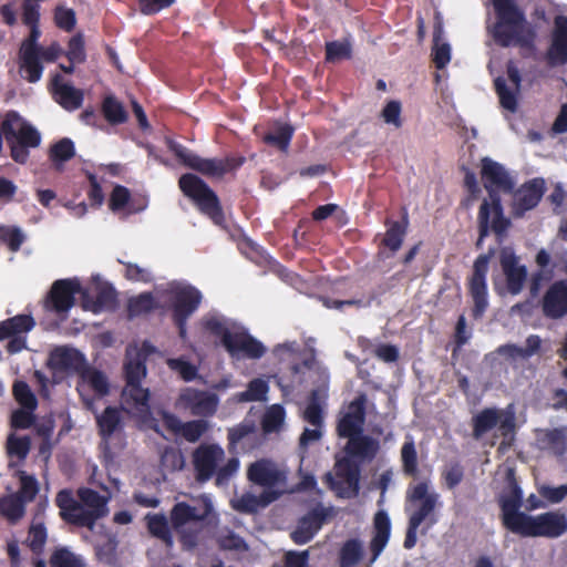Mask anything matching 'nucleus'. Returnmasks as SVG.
<instances>
[{
    "instance_id": "nucleus-1",
    "label": "nucleus",
    "mask_w": 567,
    "mask_h": 567,
    "mask_svg": "<svg viewBox=\"0 0 567 567\" xmlns=\"http://www.w3.org/2000/svg\"><path fill=\"white\" fill-rule=\"evenodd\" d=\"M200 292L188 285L171 282L164 287H157L154 293H142L128 301L131 317L141 316L161 303L171 302L174 308V320L179 329L182 339L186 336L185 322L200 303Z\"/></svg>"
},
{
    "instance_id": "nucleus-2",
    "label": "nucleus",
    "mask_w": 567,
    "mask_h": 567,
    "mask_svg": "<svg viewBox=\"0 0 567 567\" xmlns=\"http://www.w3.org/2000/svg\"><path fill=\"white\" fill-rule=\"evenodd\" d=\"M152 351L153 348L148 343H143L142 349L135 346L127 348L124 365L126 385L122 392V408L144 425L158 432L157 422L151 415L150 391L140 384L146 375L145 354Z\"/></svg>"
},
{
    "instance_id": "nucleus-3",
    "label": "nucleus",
    "mask_w": 567,
    "mask_h": 567,
    "mask_svg": "<svg viewBox=\"0 0 567 567\" xmlns=\"http://www.w3.org/2000/svg\"><path fill=\"white\" fill-rule=\"evenodd\" d=\"M481 175L484 187L489 194V200L483 202L478 215L481 237H483L488 229L501 234L507 228L508 220L503 216L497 194L511 193L516 182L503 165L488 157L482 159ZM481 240L482 238L478 243Z\"/></svg>"
},
{
    "instance_id": "nucleus-4",
    "label": "nucleus",
    "mask_w": 567,
    "mask_h": 567,
    "mask_svg": "<svg viewBox=\"0 0 567 567\" xmlns=\"http://www.w3.org/2000/svg\"><path fill=\"white\" fill-rule=\"evenodd\" d=\"M104 494L100 495L91 488H80L79 499H74L71 492L61 491L56 496V505L62 517L71 523L93 528L96 519L109 512L107 502L111 498L109 487L102 486Z\"/></svg>"
},
{
    "instance_id": "nucleus-5",
    "label": "nucleus",
    "mask_w": 567,
    "mask_h": 567,
    "mask_svg": "<svg viewBox=\"0 0 567 567\" xmlns=\"http://www.w3.org/2000/svg\"><path fill=\"white\" fill-rule=\"evenodd\" d=\"M497 21L491 32L501 45H517L525 50L533 48L535 31L524 18L514 0H493Z\"/></svg>"
},
{
    "instance_id": "nucleus-6",
    "label": "nucleus",
    "mask_w": 567,
    "mask_h": 567,
    "mask_svg": "<svg viewBox=\"0 0 567 567\" xmlns=\"http://www.w3.org/2000/svg\"><path fill=\"white\" fill-rule=\"evenodd\" d=\"M204 326L207 331L220 339L231 357L258 359L265 353L266 349L258 340L249 336L241 326L223 316H207Z\"/></svg>"
},
{
    "instance_id": "nucleus-7",
    "label": "nucleus",
    "mask_w": 567,
    "mask_h": 567,
    "mask_svg": "<svg viewBox=\"0 0 567 567\" xmlns=\"http://www.w3.org/2000/svg\"><path fill=\"white\" fill-rule=\"evenodd\" d=\"M213 503L206 495L175 504L171 512V520L185 549L192 550L198 545L203 522L213 514Z\"/></svg>"
},
{
    "instance_id": "nucleus-8",
    "label": "nucleus",
    "mask_w": 567,
    "mask_h": 567,
    "mask_svg": "<svg viewBox=\"0 0 567 567\" xmlns=\"http://www.w3.org/2000/svg\"><path fill=\"white\" fill-rule=\"evenodd\" d=\"M440 494L426 482L410 485L406 491V511L413 525L425 524L427 530L437 522L435 508L441 505Z\"/></svg>"
},
{
    "instance_id": "nucleus-9",
    "label": "nucleus",
    "mask_w": 567,
    "mask_h": 567,
    "mask_svg": "<svg viewBox=\"0 0 567 567\" xmlns=\"http://www.w3.org/2000/svg\"><path fill=\"white\" fill-rule=\"evenodd\" d=\"M194 464L200 481H207L216 474L218 485L233 475L239 466L237 458L226 460L224 450L216 444L200 445L194 453Z\"/></svg>"
},
{
    "instance_id": "nucleus-10",
    "label": "nucleus",
    "mask_w": 567,
    "mask_h": 567,
    "mask_svg": "<svg viewBox=\"0 0 567 567\" xmlns=\"http://www.w3.org/2000/svg\"><path fill=\"white\" fill-rule=\"evenodd\" d=\"M1 132L11 144L13 159L19 163L27 161V147H35L40 143L39 132L16 112L6 115L1 122Z\"/></svg>"
},
{
    "instance_id": "nucleus-11",
    "label": "nucleus",
    "mask_w": 567,
    "mask_h": 567,
    "mask_svg": "<svg viewBox=\"0 0 567 567\" xmlns=\"http://www.w3.org/2000/svg\"><path fill=\"white\" fill-rule=\"evenodd\" d=\"M497 427L501 435L504 436L499 449L509 446L515 430V411L512 405L506 409H485L474 419V436L480 439L483 434Z\"/></svg>"
},
{
    "instance_id": "nucleus-12",
    "label": "nucleus",
    "mask_w": 567,
    "mask_h": 567,
    "mask_svg": "<svg viewBox=\"0 0 567 567\" xmlns=\"http://www.w3.org/2000/svg\"><path fill=\"white\" fill-rule=\"evenodd\" d=\"M514 533L525 537L556 538L567 530V517L559 511L526 515Z\"/></svg>"
},
{
    "instance_id": "nucleus-13",
    "label": "nucleus",
    "mask_w": 567,
    "mask_h": 567,
    "mask_svg": "<svg viewBox=\"0 0 567 567\" xmlns=\"http://www.w3.org/2000/svg\"><path fill=\"white\" fill-rule=\"evenodd\" d=\"M179 187L216 225L223 223V214L218 198L205 182L196 175L185 174L179 178Z\"/></svg>"
},
{
    "instance_id": "nucleus-14",
    "label": "nucleus",
    "mask_w": 567,
    "mask_h": 567,
    "mask_svg": "<svg viewBox=\"0 0 567 567\" xmlns=\"http://www.w3.org/2000/svg\"><path fill=\"white\" fill-rule=\"evenodd\" d=\"M168 148L188 167L210 177H221L226 172L238 167L243 159L202 158L189 152L183 145L168 141Z\"/></svg>"
},
{
    "instance_id": "nucleus-15",
    "label": "nucleus",
    "mask_w": 567,
    "mask_h": 567,
    "mask_svg": "<svg viewBox=\"0 0 567 567\" xmlns=\"http://www.w3.org/2000/svg\"><path fill=\"white\" fill-rule=\"evenodd\" d=\"M522 491L515 480L514 471L512 468H506L505 486L499 493L498 503L502 509L503 523L513 533L522 523V517L527 515L523 512H519L522 506Z\"/></svg>"
},
{
    "instance_id": "nucleus-16",
    "label": "nucleus",
    "mask_w": 567,
    "mask_h": 567,
    "mask_svg": "<svg viewBox=\"0 0 567 567\" xmlns=\"http://www.w3.org/2000/svg\"><path fill=\"white\" fill-rule=\"evenodd\" d=\"M250 482L264 488L262 492L276 493V499L284 492L287 482L286 471L270 460H258L247 470Z\"/></svg>"
},
{
    "instance_id": "nucleus-17",
    "label": "nucleus",
    "mask_w": 567,
    "mask_h": 567,
    "mask_svg": "<svg viewBox=\"0 0 567 567\" xmlns=\"http://www.w3.org/2000/svg\"><path fill=\"white\" fill-rule=\"evenodd\" d=\"M499 265L505 277V287L495 282V289L499 295L508 292L513 296L518 295L526 282L527 269L520 262V258L515 255L512 248L504 247L499 251Z\"/></svg>"
},
{
    "instance_id": "nucleus-18",
    "label": "nucleus",
    "mask_w": 567,
    "mask_h": 567,
    "mask_svg": "<svg viewBox=\"0 0 567 567\" xmlns=\"http://www.w3.org/2000/svg\"><path fill=\"white\" fill-rule=\"evenodd\" d=\"M326 480L339 497L350 498L359 489V466L348 456L337 461L334 473H328Z\"/></svg>"
},
{
    "instance_id": "nucleus-19",
    "label": "nucleus",
    "mask_w": 567,
    "mask_h": 567,
    "mask_svg": "<svg viewBox=\"0 0 567 567\" xmlns=\"http://www.w3.org/2000/svg\"><path fill=\"white\" fill-rule=\"evenodd\" d=\"M40 34L38 24L30 25V34L20 48V74L30 83L38 82L43 72V66L40 64L41 47L38 45Z\"/></svg>"
},
{
    "instance_id": "nucleus-20",
    "label": "nucleus",
    "mask_w": 567,
    "mask_h": 567,
    "mask_svg": "<svg viewBox=\"0 0 567 567\" xmlns=\"http://www.w3.org/2000/svg\"><path fill=\"white\" fill-rule=\"evenodd\" d=\"M218 403L219 399L214 393L185 388L179 392L175 406L193 415L209 416L216 412Z\"/></svg>"
},
{
    "instance_id": "nucleus-21",
    "label": "nucleus",
    "mask_w": 567,
    "mask_h": 567,
    "mask_svg": "<svg viewBox=\"0 0 567 567\" xmlns=\"http://www.w3.org/2000/svg\"><path fill=\"white\" fill-rule=\"evenodd\" d=\"M79 375L78 392L85 406L94 411V398H102L109 393L107 377L91 367H86Z\"/></svg>"
},
{
    "instance_id": "nucleus-22",
    "label": "nucleus",
    "mask_w": 567,
    "mask_h": 567,
    "mask_svg": "<svg viewBox=\"0 0 567 567\" xmlns=\"http://www.w3.org/2000/svg\"><path fill=\"white\" fill-rule=\"evenodd\" d=\"M489 257L481 255L474 262L473 275L470 280V291L474 301V316L481 317L487 302L486 274L488 271Z\"/></svg>"
},
{
    "instance_id": "nucleus-23",
    "label": "nucleus",
    "mask_w": 567,
    "mask_h": 567,
    "mask_svg": "<svg viewBox=\"0 0 567 567\" xmlns=\"http://www.w3.org/2000/svg\"><path fill=\"white\" fill-rule=\"evenodd\" d=\"M303 419L311 425L306 427L299 440V446L306 450L307 446L320 440L322 424V399L318 391H313L303 411Z\"/></svg>"
},
{
    "instance_id": "nucleus-24",
    "label": "nucleus",
    "mask_w": 567,
    "mask_h": 567,
    "mask_svg": "<svg viewBox=\"0 0 567 567\" xmlns=\"http://www.w3.org/2000/svg\"><path fill=\"white\" fill-rule=\"evenodd\" d=\"M520 74L513 62L507 65V80L503 78L495 79V89L503 109L515 112L517 109V95L520 89Z\"/></svg>"
},
{
    "instance_id": "nucleus-25",
    "label": "nucleus",
    "mask_w": 567,
    "mask_h": 567,
    "mask_svg": "<svg viewBox=\"0 0 567 567\" xmlns=\"http://www.w3.org/2000/svg\"><path fill=\"white\" fill-rule=\"evenodd\" d=\"M365 396L354 399L342 412L338 423V432L342 437H351L361 434L364 424Z\"/></svg>"
},
{
    "instance_id": "nucleus-26",
    "label": "nucleus",
    "mask_w": 567,
    "mask_h": 567,
    "mask_svg": "<svg viewBox=\"0 0 567 567\" xmlns=\"http://www.w3.org/2000/svg\"><path fill=\"white\" fill-rule=\"evenodd\" d=\"M330 515V509L318 506L303 516L295 532L291 534L292 539L297 544L308 543L322 527L327 517Z\"/></svg>"
},
{
    "instance_id": "nucleus-27",
    "label": "nucleus",
    "mask_w": 567,
    "mask_h": 567,
    "mask_svg": "<svg viewBox=\"0 0 567 567\" xmlns=\"http://www.w3.org/2000/svg\"><path fill=\"white\" fill-rule=\"evenodd\" d=\"M544 194V181L534 179L523 185L513 195V213L519 217L532 208H534L540 200Z\"/></svg>"
},
{
    "instance_id": "nucleus-28",
    "label": "nucleus",
    "mask_w": 567,
    "mask_h": 567,
    "mask_svg": "<svg viewBox=\"0 0 567 567\" xmlns=\"http://www.w3.org/2000/svg\"><path fill=\"white\" fill-rule=\"evenodd\" d=\"M547 61L551 66L567 62V18L558 16L551 35V43L547 52Z\"/></svg>"
},
{
    "instance_id": "nucleus-29",
    "label": "nucleus",
    "mask_w": 567,
    "mask_h": 567,
    "mask_svg": "<svg viewBox=\"0 0 567 567\" xmlns=\"http://www.w3.org/2000/svg\"><path fill=\"white\" fill-rule=\"evenodd\" d=\"M52 368L80 374L87 365L84 355L71 347H59L51 352Z\"/></svg>"
},
{
    "instance_id": "nucleus-30",
    "label": "nucleus",
    "mask_w": 567,
    "mask_h": 567,
    "mask_svg": "<svg viewBox=\"0 0 567 567\" xmlns=\"http://www.w3.org/2000/svg\"><path fill=\"white\" fill-rule=\"evenodd\" d=\"M80 290V282L76 279L55 281L50 291L53 309L58 312H66L74 303V295Z\"/></svg>"
},
{
    "instance_id": "nucleus-31",
    "label": "nucleus",
    "mask_w": 567,
    "mask_h": 567,
    "mask_svg": "<svg viewBox=\"0 0 567 567\" xmlns=\"http://www.w3.org/2000/svg\"><path fill=\"white\" fill-rule=\"evenodd\" d=\"M543 309L546 316L560 318L567 313V282L553 284L544 296Z\"/></svg>"
},
{
    "instance_id": "nucleus-32",
    "label": "nucleus",
    "mask_w": 567,
    "mask_h": 567,
    "mask_svg": "<svg viewBox=\"0 0 567 567\" xmlns=\"http://www.w3.org/2000/svg\"><path fill=\"white\" fill-rule=\"evenodd\" d=\"M432 55L437 69L445 68L451 61V45L444 37L443 17L440 12L434 16Z\"/></svg>"
},
{
    "instance_id": "nucleus-33",
    "label": "nucleus",
    "mask_w": 567,
    "mask_h": 567,
    "mask_svg": "<svg viewBox=\"0 0 567 567\" xmlns=\"http://www.w3.org/2000/svg\"><path fill=\"white\" fill-rule=\"evenodd\" d=\"M162 421L166 427L173 433L181 432L188 442H196L207 430V423L202 420L190 421L182 424L173 414L162 412Z\"/></svg>"
},
{
    "instance_id": "nucleus-34",
    "label": "nucleus",
    "mask_w": 567,
    "mask_h": 567,
    "mask_svg": "<svg viewBox=\"0 0 567 567\" xmlns=\"http://www.w3.org/2000/svg\"><path fill=\"white\" fill-rule=\"evenodd\" d=\"M115 299V291L111 286L107 284H97L95 299L91 297L89 292L83 293L82 307L84 310L99 313L113 309Z\"/></svg>"
},
{
    "instance_id": "nucleus-35",
    "label": "nucleus",
    "mask_w": 567,
    "mask_h": 567,
    "mask_svg": "<svg viewBox=\"0 0 567 567\" xmlns=\"http://www.w3.org/2000/svg\"><path fill=\"white\" fill-rule=\"evenodd\" d=\"M55 101L65 110L73 111L81 106L83 93L70 83L63 82L60 76L53 80Z\"/></svg>"
},
{
    "instance_id": "nucleus-36",
    "label": "nucleus",
    "mask_w": 567,
    "mask_h": 567,
    "mask_svg": "<svg viewBox=\"0 0 567 567\" xmlns=\"http://www.w3.org/2000/svg\"><path fill=\"white\" fill-rule=\"evenodd\" d=\"M390 519L386 513L378 512L374 516V536L371 540L372 558L374 563L386 546L390 537Z\"/></svg>"
},
{
    "instance_id": "nucleus-37",
    "label": "nucleus",
    "mask_w": 567,
    "mask_h": 567,
    "mask_svg": "<svg viewBox=\"0 0 567 567\" xmlns=\"http://www.w3.org/2000/svg\"><path fill=\"white\" fill-rule=\"evenodd\" d=\"M276 499V493L262 492L259 495L245 493L231 499V505L236 511L243 513H254L259 508L266 507Z\"/></svg>"
},
{
    "instance_id": "nucleus-38",
    "label": "nucleus",
    "mask_w": 567,
    "mask_h": 567,
    "mask_svg": "<svg viewBox=\"0 0 567 567\" xmlns=\"http://www.w3.org/2000/svg\"><path fill=\"white\" fill-rule=\"evenodd\" d=\"M346 449L350 456L372 458L379 450V442L370 436L358 434L349 437Z\"/></svg>"
},
{
    "instance_id": "nucleus-39",
    "label": "nucleus",
    "mask_w": 567,
    "mask_h": 567,
    "mask_svg": "<svg viewBox=\"0 0 567 567\" xmlns=\"http://www.w3.org/2000/svg\"><path fill=\"white\" fill-rule=\"evenodd\" d=\"M269 385L265 379H252L247 390L234 394L233 401L235 402H264L268 400Z\"/></svg>"
},
{
    "instance_id": "nucleus-40",
    "label": "nucleus",
    "mask_w": 567,
    "mask_h": 567,
    "mask_svg": "<svg viewBox=\"0 0 567 567\" xmlns=\"http://www.w3.org/2000/svg\"><path fill=\"white\" fill-rule=\"evenodd\" d=\"M537 441L542 449L561 454L566 446V430H542L537 434Z\"/></svg>"
},
{
    "instance_id": "nucleus-41",
    "label": "nucleus",
    "mask_w": 567,
    "mask_h": 567,
    "mask_svg": "<svg viewBox=\"0 0 567 567\" xmlns=\"http://www.w3.org/2000/svg\"><path fill=\"white\" fill-rule=\"evenodd\" d=\"M34 321L29 316H16L7 321L0 323V339H6L11 336H17L22 332L31 330Z\"/></svg>"
},
{
    "instance_id": "nucleus-42",
    "label": "nucleus",
    "mask_w": 567,
    "mask_h": 567,
    "mask_svg": "<svg viewBox=\"0 0 567 567\" xmlns=\"http://www.w3.org/2000/svg\"><path fill=\"white\" fill-rule=\"evenodd\" d=\"M25 503L17 494H12L0 501V511L8 519L14 522L23 516Z\"/></svg>"
},
{
    "instance_id": "nucleus-43",
    "label": "nucleus",
    "mask_w": 567,
    "mask_h": 567,
    "mask_svg": "<svg viewBox=\"0 0 567 567\" xmlns=\"http://www.w3.org/2000/svg\"><path fill=\"white\" fill-rule=\"evenodd\" d=\"M147 526L154 536L162 539L167 546L173 545V537L169 532L168 523L163 515H147Z\"/></svg>"
},
{
    "instance_id": "nucleus-44",
    "label": "nucleus",
    "mask_w": 567,
    "mask_h": 567,
    "mask_svg": "<svg viewBox=\"0 0 567 567\" xmlns=\"http://www.w3.org/2000/svg\"><path fill=\"white\" fill-rule=\"evenodd\" d=\"M52 567H84L82 556L71 551L69 548H58L51 556Z\"/></svg>"
},
{
    "instance_id": "nucleus-45",
    "label": "nucleus",
    "mask_w": 567,
    "mask_h": 567,
    "mask_svg": "<svg viewBox=\"0 0 567 567\" xmlns=\"http://www.w3.org/2000/svg\"><path fill=\"white\" fill-rule=\"evenodd\" d=\"M101 434L106 437L113 434L120 425V411L115 408H106L104 412L96 415Z\"/></svg>"
},
{
    "instance_id": "nucleus-46",
    "label": "nucleus",
    "mask_w": 567,
    "mask_h": 567,
    "mask_svg": "<svg viewBox=\"0 0 567 567\" xmlns=\"http://www.w3.org/2000/svg\"><path fill=\"white\" fill-rule=\"evenodd\" d=\"M74 145L71 140L63 138L51 147V159L58 169L62 168L64 162L74 156Z\"/></svg>"
},
{
    "instance_id": "nucleus-47",
    "label": "nucleus",
    "mask_w": 567,
    "mask_h": 567,
    "mask_svg": "<svg viewBox=\"0 0 567 567\" xmlns=\"http://www.w3.org/2000/svg\"><path fill=\"white\" fill-rule=\"evenodd\" d=\"M12 393L16 401L21 408L37 409L38 399L30 389V386L22 380H17L13 383Z\"/></svg>"
},
{
    "instance_id": "nucleus-48",
    "label": "nucleus",
    "mask_w": 567,
    "mask_h": 567,
    "mask_svg": "<svg viewBox=\"0 0 567 567\" xmlns=\"http://www.w3.org/2000/svg\"><path fill=\"white\" fill-rule=\"evenodd\" d=\"M286 417V412L280 404L270 405L262 419V427L265 432H275L278 431Z\"/></svg>"
},
{
    "instance_id": "nucleus-49",
    "label": "nucleus",
    "mask_w": 567,
    "mask_h": 567,
    "mask_svg": "<svg viewBox=\"0 0 567 567\" xmlns=\"http://www.w3.org/2000/svg\"><path fill=\"white\" fill-rule=\"evenodd\" d=\"M217 540H218L220 548L225 549V550L243 553L248 549L245 540L228 529L220 530L218 534Z\"/></svg>"
},
{
    "instance_id": "nucleus-50",
    "label": "nucleus",
    "mask_w": 567,
    "mask_h": 567,
    "mask_svg": "<svg viewBox=\"0 0 567 567\" xmlns=\"http://www.w3.org/2000/svg\"><path fill=\"white\" fill-rule=\"evenodd\" d=\"M20 487L17 493L24 502L29 503L33 501L39 492V483L33 475L21 472L19 474Z\"/></svg>"
},
{
    "instance_id": "nucleus-51",
    "label": "nucleus",
    "mask_w": 567,
    "mask_h": 567,
    "mask_svg": "<svg viewBox=\"0 0 567 567\" xmlns=\"http://www.w3.org/2000/svg\"><path fill=\"white\" fill-rule=\"evenodd\" d=\"M401 461L404 472L409 475H415L417 471V455L414 442L409 437L401 449Z\"/></svg>"
},
{
    "instance_id": "nucleus-52",
    "label": "nucleus",
    "mask_w": 567,
    "mask_h": 567,
    "mask_svg": "<svg viewBox=\"0 0 567 567\" xmlns=\"http://www.w3.org/2000/svg\"><path fill=\"white\" fill-rule=\"evenodd\" d=\"M103 112L110 123H122L126 120V112L123 105L113 96L105 99L103 103Z\"/></svg>"
},
{
    "instance_id": "nucleus-53",
    "label": "nucleus",
    "mask_w": 567,
    "mask_h": 567,
    "mask_svg": "<svg viewBox=\"0 0 567 567\" xmlns=\"http://www.w3.org/2000/svg\"><path fill=\"white\" fill-rule=\"evenodd\" d=\"M292 136V127L289 125H279L275 132L267 134L264 141L268 144L276 145L281 151H287Z\"/></svg>"
},
{
    "instance_id": "nucleus-54",
    "label": "nucleus",
    "mask_w": 567,
    "mask_h": 567,
    "mask_svg": "<svg viewBox=\"0 0 567 567\" xmlns=\"http://www.w3.org/2000/svg\"><path fill=\"white\" fill-rule=\"evenodd\" d=\"M361 554V544L355 539L348 540L341 549V567H353L360 559Z\"/></svg>"
},
{
    "instance_id": "nucleus-55",
    "label": "nucleus",
    "mask_w": 567,
    "mask_h": 567,
    "mask_svg": "<svg viewBox=\"0 0 567 567\" xmlns=\"http://www.w3.org/2000/svg\"><path fill=\"white\" fill-rule=\"evenodd\" d=\"M327 60L330 62H338L342 59L351 56V44L349 41H333L328 42L326 45Z\"/></svg>"
},
{
    "instance_id": "nucleus-56",
    "label": "nucleus",
    "mask_w": 567,
    "mask_h": 567,
    "mask_svg": "<svg viewBox=\"0 0 567 567\" xmlns=\"http://www.w3.org/2000/svg\"><path fill=\"white\" fill-rule=\"evenodd\" d=\"M542 340L538 336H529L526 340V347L508 346L506 350L513 357L529 358L537 353L540 348Z\"/></svg>"
},
{
    "instance_id": "nucleus-57",
    "label": "nucleus",
    "mask_w": 567,
    "mask_h": 567,
    "mask_svg": "<svg viewBox=\"0 0 567 567\" xmlns=\"http://www.w3.org/2000/svg\"><path fill=\"white\" fill-rule=\"evenodd\" d=\"M0 239L7 243L12 251H18L24 240V235L18 227L1 226Z\"/></svg>"
},
{
    "instance_id": "nucleus-58",
    "label": "nucleus",
    "mask_w": 567,
    "mask_h": 567,
    "mask_svg": "<svg viewBox=\"0 0 567 567\" xmlns=\"http://www.w3.org/2000/svg\"><path fill=\"white\" fill-rule=\"evenodd\" d=\"M34 410L28 408H20L12 412L11 415V425L16 429H28L30 427L34 420Z\"/></svg>"
},
{
    "instance_id": "nucleus-59",
    "label": "nucleus",
    "mask_w": 567,
    "mask_h": 567,
    "mask_svg": "<svg viewBox=\"0 0 567 567\" xmlns=\"http://www.w3.org/2000/svg\"><path fill=\"white\" fill-rule=\"evenodd\" d=\"M168 367L177 372L185 381H192L197 375V368L183 359H169Z\"/></svg>"
},
{
    "instance_id": "nucleus-60",
    "label": "nucleus",
    "mask_w": 567,
    "mask_h": 567,
    "mask_svg": "<svg viewBox=\"0 0 567 567\" xmlns=\"http://www.w3.org/2000/svg\"><path fill=\"white\" fill-rule=\"evenodd\" d=\"M47 540V530L41 524H33L30 527L27 543L33 551L42 549Z\"/></svg>"
},
{
    "instance_id": "nucleus-61",
    "label": "nucleus",
    "mask_w": 567,
    "mask_h": 567,
    "mask_svg": "<svg viewBox=\"0 0 567 567\" xmlns=\"http://www.w3.org/2000/svg\"><path fill=\"white\" fill-rule=\"evenodd\" d=\"M538 493L550 504H557L560 503L567 496V485H560L555 487L544 484L538 486Z\"/></svg>"
},
{
    "instance_id": "nucleus-62",
    "label": "nucleus",
    "mask_w": 567,
    "mask_h": 567,
    "mask_svg": "<svg viewBox=\"0 0 567 567\" xmlns=\"http://www.w3.org/2000/svg\"><path fill=\"white\" fill-rule=\"evenodd\" d=\"M8 451L11 455L19 458L27 456L30 450V440L28 437L9 436L7 443Z\"/></svg>"
},
{
    "instance_id": "nucleus-63",
    "label": "nucleus",
    "mask_w": 567,
    "mask_h": 567,
    "mask_svg": "<svg viewBox=\"0 0 567 567\" xmlns=\"http://www.w3.org/2000/svg\"><path fill=\"white\" fill-rule=\"evenodd\" d=\"M68 58L72 63H82L85 60L84 42L81 34L70 40Z\"/></svg>"
},
{
    "instance_id": "nucleus-64",
    "label": "nucleus",
    "mask_w": 567,
    "mask_h": 567,
    "mask_svg": "<svg viewBox=\"0 0 567 567\" xmlns=\"http://www.w3.org/2000/svg\"><path fill=\"white\" fill-rule=\"evenodd\" d=\"M401 104L398 101H390L383 109L381 116L386 124H392L395 127L401 126Z\"/></svg>"
}]
</instances>
